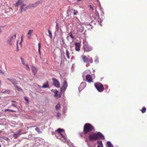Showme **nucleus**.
<instances>
[{
  "label": "nucleus",
  "mask_w": 147,
  "mask_h": 147,
  "mask_svg": "<svg viewBox=\"0 0 147 147\" xmlns=\"http://www.w3.org/2000/svg\"><path fill=\"white\" fill-rule=\"evenodd\" d=\"M93 129V127L89 123H86L84 127V132L85 134H86L89 132L92 131Z\"/></svg>",
  "instance_id": "nucleus-1"
},
{
  "label": "nucleus",
  "mask_w": 147,
  "mask_h": 147,
  "mask_svg": "<svg viewBox=\"0 0 147 147\" xmlns=\"http://www.w3.org/2000/svg\"><path fill=\"white\" fill-rule=\"evenodd\" d=\"M83 48L84 52H88L91 51L92 49V47L89 45L87 42L84 43Z\"/></svg>",
  "instance_id": "nucleus-2"
},
{
  "label": "nucleus",
  "mask_w": 147,
  "mask_h": 147,
  "mask_svg": "<svg viewBox=\"0 0 147 147\" xmlns=\"http://www.w3.org/2000/svg\"><path fill=\"white\" fill-rule=\"evenodd\" d=\"M94 86L98 91L101 92L103 91L104 88L102 84L100 82H97L94 84Z\"/></svg>",
  "instance_id": "nucleus-3"
},
{
  "label": "nucleus",
  "mask_w": 147,
  "mask_h": 147,
  "mask_svg": "<svg viewBox=\"0 0 147 147\" xmlns=\"http://www.w3.org/2000/svg\"><path fill=\"white\" fill-rule=\"evenodd\" d=\"M15 41V40L14 39L13 37L10 36L8 37L7 42L11 46L13 44Z\"/></svg>",
  "instance_id": "nucleus-4"
},
{
  "label": "nucleus",
  "mask_w": 147,
  "mask_h": 147,
  "mask_svg": "<svg viewBox=\"0 0 147 147\" xmlns=\"http://www.w3.org/2000/svg\"><path fill=\"white\" fill-rule=\"evenodd\" d=\"M53 81V85L57 88H59L60 87V84L59 81L54 78H52Z\"/></svg>",
  "instance_id": "nucleus-5"
},
{
  "label": "nucleus",
  "mask_w": 147,
  "mask_h": 147,
  "mask_svg": "<svg viewBox=\"0 0 147 147\" xmlns=\"http://www.w3.org/2000/svg\"><path fill=\"white\" fill-rule=\"evenodd\" d=\"M89 137L90 140L94 141L98 139L97 135L96 133L90 135Z\"/></svg>",
  "instance_id": "nucleus-6"
},
{
  "label": "nucleus",
  "mask_w": 147,
  "mask_h": 147,
  "mask_svg": "<svg viewBox=\"0 0 147 147\" xmlns=\"http://www.w3.org/2000/svg\"><path fill=\"white\" fill-rule=\"evenodd\" d=\"M26 5L25 4H23L21 5L20 8V13H22L23 11H25L27 9L29 8L28 5L25 6Z\"/></svg>",
  "instance_id": "nucleus-7"
},
{
  "label": "nucleus",
  "mask_w": 147,
  "mask_h": 147,
  "mask_svg": "<svg viewBox=\"0 0 147 147\" xmlns=\"http://www.w3.org/2000/svg\"><path fill=\"white\" fill-rule=\"evenodd\" d=\"M67 84L66 81H65L63 84V87L60 88V91L61 92L63 91L64 92L67 88Z\"/></svg>",
  "instance_id": "nucleus-8"
},
{
  "label": "nucleus",
  "mask_w": 147,
  "mask_h": 147,
  "mask_svg": "<svg viewBox=\"0 0 147 147\" xmlns=\"http://www.w3.org/2000/svg\"><path fill=\"white\" fill-rule=\"evenodd\" d=\"M86 86V84L85 82H82L80 84L78 88L79 91H81L84 89Z\"/></svg>",
  "instance_id": "nucleus-9"
},
{
  "label": "nucleus",
  "mask_w": 147,
  "mask_h": 147,
  "mask_svg": "<svg viewBox=\"0 0 147 147\" xmlns=\"http://www.w3.org/2000/svg\"><path fill=\"white\" fill-rule=\"evenodd\" d=\"M98 139L99 138L101 140H104L105 139L104 135L100 132H98L97 133Z\"/></svg>",
  "instance_id": "nucleus-10"
},
{
  "label": "nucleus",
  "mask_w": 147,
  "mask_h": 147,
  "mask_svg": "<svg viewBox=\"0 0 147 147\" xmlns=\"http://www.w3.org/2000/svg\"><path fill=\"white\" fill-rule=\"evenodd\" d=\"M86 80L89 83L93 82L91 76L90 75L88 74L86 76Z\"/></svg>",
  "instance_id": "nucleus-11"
},
{
  "label": "nucleus",
  "mask_w": 147,
  "mask_h": 147,
  "mask_svg": "<svg viewBox=\"0 0 147 147\" xmlns=\"http://www.w3.org/2000/svg\"><path fill=\"white\" fill-rule=\"evenodd\" d=\"M75 50L77 51H79L80 50V43L78 42L75 43Z\"/></svg>",
  "instance_id": "nucleus-12"
},
{
  "label": "nucleus",
  "mask_w": 147,
  "mask_h": 147,
  "mask_svg": "<svg viewBox=\"0 0 147 147\" xmlns=\"http://www.w3.org/2000/svg\"><path fill=\"white\" fill-rule=\"evenodd\" d=\"M64 130L61 129V128H59L57 130L55 131V136L57 138H59L56 136L57 134H58L59 133H61V132L62 131Z\"/></svg>",
  "instance_id": "nucleus-13"
},
{
  "label": "nucleus",
  "mask_w": 147,
  "mask_h": 147,
  "mask_svg": "<svg viewBox=\"0 0 147 147\" xmlns=\"http://www.w3.org/2000/svg\"><path fill=\"white\" fill-rule=\"evenodd\" d=\"M81 57L84 63H86L88 62L89 59L86 56L82 55Z\"/></svg>",
  "instance_id": "nucleus-14"
},
{
  "label": "nucleus",
  "mask_w": 147,
  "mask_h": 147,
  "mask_svg": "<svg viewBox=\"0 0 147 147\" xmlns=\"http://www.w3.org/2000/svg\"><path fill=\"white\" fill-rule=\"evenodd\" d=\"M23 3L22 0H18V1L15 4V6H18V5H21Z\"/></svg>",
  "instance_id": "nucleus-15"
},
{
  "label": "nucleus",
  "mask_w": 147,
  "mask_h": 147,
  "mask_svg": "<svg viewBox=\"0 0 147 147\" xmlns=\"http://www.w3.org/2000/svg\"><path fill=\"white\" fill-rule=\"evenodd\" d=\"M49 86V82L47 81L45 83L43 84L42 86V88H46L48 87Z\"/></svg>",
  "instance_id": "nucleus-16"
},
{
  "label": "nucleus",
  "mask_w": 147,
  "mask_h": 147,
  "mask_svg": "<svg viewBox=\"0 0 147 147\" xmlns=\"http://www.w3.org/2000/svg\"><path fill=\"white\" fill-rule=\"evenodd\" d=\"M11 82L12 83L15 87L16 86V85L18 84V81H16V79L14 78H13V79Z\"/></svg>",
  "instance_id": "nucleus-17"
},
{
  "label": "nucleus",
  "mask_w": 147,
  "mask_h": 147,
  "mask_svg": "<svg viewBox=\"0 0 147 147\" xmlns=\"http://www.w3.org/2000/svg\"><path fill=\"white\" fill-rule=\"evenodd\" d=\"M32 71L34 75L37 72L36 68L35 67H33L32 68Z\"/></svg>",
  "instance_id": "nucleus-18"
},
{
  "label": "nucleus",
  "mask_w": 147,
  "mask_h": 147,
  "mask_svg": "<svg viewBox=\"0 0 147 147\" xmlns=\"http://www.w3.org/2000/svg\"><path fill=\"white\" fill-rule=\"evenodd\" d=\"M42 0H39L37 2H36V3H35L36 5V6L39 5L40 4H42Z\"/></svg>",
  "instance_id": "nucleus-19"
},
{
  "label": "nucleus",
  "mask_w": 147,
  "mask_h": 147,
  "mask_svg": "<svg viewBox=\"0 0 147 147\" xmlns=\"http://www.w3.org/2000/svg\"><path fill=\"white\" fill-rule=\"evenodd\" d=\"M21 134H19V133L17 132L13 135V137L15 138H17L19 137Z\"/></svg>",
  "instance_id": "nucleus-20"
},
{
  "label": "nucleus",
  "mask_w": 147,
  "mask_h": 147,
  "mask_svg": "<svg viewBox=\"0 0 147 147\" xmlns=\"http://www.w3.org/2000/svg\"><path fill=\"white\" fill-rule=\"evenodd\" d=\"M60 107L61 106L59 103H58L55 106V109L57 111H58L59 110Z\"/></svg>",
  "instance_id": "nucleus-21"
},
{
  "label": "nucleus",
  "mask_w": 147,
  "mask_h": 147,
  "mask_svg": "<svg viewBox=\"0 0 147 147\" xmlns=\"http://www.w3.org/2000/svg\"><path fill=\"white\" fill-rule=\"evenodd\" d=\"M28 7H36V5L35 3H32V4H29L28 5Z\"/></svg>",
  "instance_id": "nucleus-22"
},
{
  "label": "nucleus",
  "mask_w": 147,
  "mask_h": 147,
  "mask_svg": "<svg viewBox=\"0 0 147 147\" xmlns=\"http://www.w3.org/2000/svg\"><path fill=\"white\" fill-rule=\"evenodd\" d=\"M71 12H72V13H73V14L74 15H76L77 13H78V11L74 9H72L71 10Z\"/></svg>",
  "instance_id": "nucleus-23"
},
{
  "label": "nucleus",
  "mask_w": 147,
  "mask_h": 147,
  "mask_svg": "<svg viewBox=\"0 0 147 147\" xmlns=\"http://www.w3.org/2000/svg\"><path fill=\"white\" fill-rule=\"evenodd\" d=\"M97 143L98 145L102 147H103V144L101 141H98L97 142Z\"/></svg>",
  "instance_id": "nucleus-24"
},
{
  "label": "nucleus",
  "mask_w": 147,
  "mask_h": 147,
  "mask_svg": "<svg viewBox=\"0 0 147 147\" xmlns=\"http://www.w3.org/2000/svg\"><path fill=\"white\" fill-rule=\"evenodd\" d=\"M58 91L57 90H56L55 92H54V93H55L54 95V96L55 97H57L58 98H60V96H58Z\"/></svg>",
  "instance_id": "nucleus-25"
},
{
  "label": "nucleus",
  "mask_w": 147,
  "mask_h": 147,
  "mask_svg": "<svg viewBox=\"0 0 147 147\" xmlns=\"http://www.w3.org/2000/svg\"><path fill=\"white\" fill-rule=\"evenodd\" d=\"M107 144L109 147H114L113 145L110 141H108L107 142Z\"/></svg>",
  "instance_id": "nucleus-26"
},
{
  "label": "nucleus",
  "mask_w": 147,
  "mask_h": 147,
  "mask_svg": "<svg viewBox=\"0 0 147 147\" xmlns=\"http://www.w3.org/2000/svg\"><path fill=\"white\" fill-rule=\"evenodd\" d=\"M56 30L55 32V33L56 32H58L59 30V26L57 24V22H56Z\"/></svg>",
  "instance_id": "nucleus-27"
},
{
  "label": "nucleus",
  "mask_w": 147,
  "mask_h": 147,
  "mask_svg": "<svg viewBox=\"0 0 147 147\" xmlns=\"http://www.w3.org/2000/svg\"><path fill=\"white\" fill-rule=\"evenodd\" d=\"M66 55L67 57V58L68 59H70V57L69 56V53L68 51L67 50H66Z\"/></svg>",
  "instance_id": "nucleus-28"
},
{
  "label": "nucleus",
  "mask_w": 147,
  "mask_h": 147,
  "mask_svg": "<svg viewBox=\"0 0 147 147\" xmlns=\"http://www.w3.org/2000/svg\"><path fill=\"white\" fill-rule=\"evenodd\" d=\"M15 87L17 88L18 91H22V90L21 88L19 87L17 85Z\"/></svg>",
  "instance_id": "nucleus-29"
},
{
  "label": "nucleus",
  "mask_w": 147,
  "mask_h": 147,
  "mask_svg": "<svg viewBox=\"0 0 147 147\" xmlns=\"http://www.w3.org/2000/svg\"><path fill=\"white\" fill-rule=\"evenodd\" d=\"M10 91L9 90H7L5 91H4V92H1L2 93H6L7 94H9L10 93Z\"/></svg>",
  "instance_id": "nucleus-30"
},
{
  "label": "nucleus",
  "mask_w": 147,
  "mask_h": 147,
  "mask_svg": "<svg viewBox=\"0 0 147 147\" xmlns=\"http://www.w3.org/2000/svg\"><path fill=\"white\" fill-rule=\"evenodd\" d=\"M24 99L25 101L26 102V103L27 104H29V100H28V98L27 96H26L24 97Z\"/></svg>",
  "instance_id": "nucleus-31"
},
{
  "label": "nucleus",
  "mask_w": 147,
  "mask_h": 147,
  "mask_svg": "<svg viewBox=\"0 0 147 147\" xmlns=\"http://www.w3.org/2000/svg\"><path fill=\"white\" fill-rule=\"evenodd\" d=\"M48 32L49 34V37L51 38V39H52V34L51 33V32L50 30H48Z\"/></svg>",
  "instance_id": "nucleus-32"
},
{
  "label": "nucleus",
  "mask_w": 147,
  "mask_h": 147,
  "mask_svg": "<svg viewBox=\"0 0 147 147\" xmlns=\"http://www.w3.org/2000/svg\"><path fill=\"white\" fill-rule=\"evenodd\" d=\"M24 65H25L26 69L27 70H30V68L28 64H25Z\"/></svg>",
  "instance_id": "nucleus-33"
},
{
  "label": "nucleus",
  "mask_w": 147,
  "mask_h": 147,
  "mask_svg": "<svg viewBox=\"0 0 147 147\" xmlns=\"http://www.w3.org/2000/svg\"><path fill=\"white\" fill-rule=\"evenodd\" d=\"M146 108L145 107H143L142 108V109L141 110V112H142V113H144L146 112Z\"/></svg>",
  "instance_id": "nucleus-34"
},
{
  "label": "nucleus",
  "mask_w": 147,
  "mask_h": 147,
  "mask_svg": "<svg viewBox=\"0 0 147 147\" xmlns=\"http://www.w3.org/2000/svg\"><path fill=\"white\" fill-rule=\"evenodd\" d=\"M33 32V30H29V31L28 33V35H31V34H32Z\"/></svg>",
  "instance_id": "nucleus-35"
},
{
  "label": "nucleus",
  "mask_w": 147,
  "mask_h": 147,
  "mask_svg": "<svg viewBox=\"0 0 147 147\" xmlns=\"http://www.w3.org/2000/svg\"><path fill=\"white\" fill-rule=\"evenodd\" d=\"M98 59V57L97 56H96L95 57V59L94 61L96 63H98L99 62Z\"/></svg>",
  "instance_id": "nucleus-36"
},
{
  "label": "nucleus",
  "mask_w": 147,
  "mask_h": 147,
  "mask_svg": "<svg viewBox=\"0 0 147 147\" xmlns=\"http://www.w3.org/2000/svg\"><path fill=\"white\" fill-rule=\"evenodd\" d=\"M69 36L71 38L73 39L74 38L73 36L72 33L71 32H69Z\"/></svg>",
  "instance_id": "nucleus-37"
},
{
  "label": "nucleus",
  "mask_w": 147,
  "mask_h": 147,
  "mask_svg": "<svg viewBox=\"0 0 147 147\" xmlns=\"http://www.w3.org/2000/svg\"><path fill=\"white\" fill-rule=\"evenodd\" d=\"M35 130L39 133H41V132L40 131V129L37 127L35 128Z\"/></svg>",
  "instance_id": "nucleus-38"
},
{
  "label": "nucleus",
  "mask_w": 147,
  "mask_h": 147,
  "mask_svg": "<svg viewBox=\"0 0 147 147\" xmlns=\"http://www.w3.org/2000/svg\"><path fill=\"white\" fill-rule=\"evenodd\" d=\"M61 39L62 41V43L63 44H64L65 43V42H64L65 40H64V38L63 37H61Z\"/></svg>",
  "instance_id": "nucleus-39"
},
{
  "label": "nucleus",
  "mask_w": 147,
  "mask_h": 147,
  "mask_svg": "<svg viewBox=\"0 0 147 147\" xmlns=\"http://www.w3.org/2000/svg\"><path fill=\"white\" fill-rule=\"evenodd\" d=\"M20 58H21V60L22 63L24 65L26 63H25V62L24 61L23 59L21 57Z\"/></svg>",
  "instance_id": "nucleus-40"
},
{
  "label": "nucleus",
  "mask_w": 147,
  "mask_h": 147,
  "mask_svg": "<svg viewBox=\"0 0 147 147\" xmlns=\"http://www.w3.org/2000/svg\"><path fill=\"white\" fill-rule=\"evenodd\" d=\"M90 63H92L93 62L92 59V58H90L89 60V61Z\"/></svg>",
  "instance_id": "nucleus-41"
},
{
  "label": "nucleus",
  "mask_w": 147,
  "mask_h": 147,
  "mask_svg": "<svg viewBox=\"0 0 147 147\" xmlns=\"http://www.w3.org/2000/svg\"><path fill=\"white\" fill-rule=\"evenodd\" d=\"M18 41H17V49H16V50H17V51H18L19 50L18 46Z\"/></svg>",
  "instance_id": "nucleus-42"
},
{
  "label": "nucleus",
  "mask_w": 147,
  "mask_h": 147,
  "mask_svg": "<svg viewBox=\"0 0 147 147\" xmlns=\"http://www.w3.org/2000/svg\"><path fill=\"white\" fill-rule=\"evenodd\" d=\"M9 111L13 112H16V110H13L9 109Z\"/></svg>",
  "instance_id": "nucleus-43"
},
{
  "label": "nucleus",
  "mask_w": 147,
  "mask_h": 147,
  "mask_svg": "<svg viewBox=\"0 0 147 147\" xmlns=\"http://www.w3.org/2000/svg\"><path fill=\"white\" fill-rule=\"evenodd\" d=\"M12 106H13L14 107H15L16 109L18 110V108H17L16 106V104H12Z\"/></svg>",
  "instance_id": "nucleus-44"
},
{
  "label": "nucleus",
  "mask_w": 147,
  "mask_h": 147,
  "mask_svg": "<svg viewBox=\"0 0 147 147\" xmlns=\"http://www.w3.org/2000/svg\"><path fill=\"white\" fill-rule=\"evenodd\" d=\"M61 115V114L59 112H57V117H59Z\"/></svg>",
  "instance_id": "nucleus-45"
},
{
  "label": "nucleus",
  "mask_w": 147,
  "mask_h": 147,
  "mask_svg": "<svg viewBox=\"0 0 147 147\" xmlns=\"http://www.w3.org/2000/svg\"><path fill=\"white\" fill-rule=\"evenodd\" d=\"M13 79V78H7V80H9V81H10L11 82L12 81Z\"/></svg>",
  "instance_id": "nucleus-46"
},
{
  "label": "nucleus",
  "mask_w": 147,
  "mask_h": 147,
  "mask_svg": "<svg viewBox=\"0 0 147 147\" xmlns=\"http://www.w3.org/2000/svg\"><path fill=\"white\" fill-rule=\"evenodd\" d=\"M0 73L3 75L4 74V73L1 69H0Z\"/></svg>",
  "instance_id": "nucleus-47"
},
{
  "label": "nucleus",
  "mask_w": 147,
  "mask_h": 147,
  "mask_svg": "<svg viewBox=\"0 0 147 147\" xmlns=\"http://www.w3.org/2000/svg\"><path fill=\"white\" fill-rule=\"evenodd\" d=\"M41 45L40 43H39L38 44V49H40Z\"/></svg>",
  "instance_id": "nucleus-48"
},
{
  "label": "nucleus",
  "mask_w": 147,
  "mask_h": 147,
  "mask_svg": "<svg viewBox=\"0 0 147 147\" xmlns=\"http://www.w3.org/2000/svg\"><path fill=\"white\" fill-rule=\"evenodd\" d=\"M3 26H0V34L2 32V30L1 29V27H3Z\"/></svg>",
  "instance_id": "nucleus-49"
},
{
  "label": "nucleus",
  "mask_w": 147,
  "mask_h": 147,
  "mask_svg": "<svg viewBox=\"0 0 147 147\" xmlns=\"http://www.w3.org/2000/svg\"><path fill=\"white\" fill-rule=\"evenodd\" d=\"M89 6L90 7V9H91L92 10H93V7H92V5H89Z\"/></svg>",
  "instance_id": "nucleus-50"
},
{
  "label": "nucleus",
  "mask_w": 147,
  "mask_h": 147,
  "mask_svg": "<svg viewBox=\"0 0 147 147\" xmlns=\"http://www.w3.org/2000/svg\"><path fill=\"white\" fill-rule=\"evenodd\" d=\"M59 134V136L60 135H61V136L62 137L63 136V135L61 133H59L58 134Z\"/></svg>",
  "instance_id": "nucleus-51"
},
{
  "label": "nucleus",
  "mask_w": 147,
  "mask_h": 147,
  "mask_svg": "<svg viewBox=\"0 0 147 147\" xmlns=\"http://www.w3.org/2000/svg\"><path fill=\"white\" fill-rule=\"evenodd\" d=\"M31 35H29V36H28L27 37H28V39H30V38H31Z\"/></svg>",
  "instance_id": "nucleus-52"
},
{
  "label": "nucleus",
  "mask_w": 147,
  "mask_h": 147,
  "mask_svg": "<svg viewBox=\"0 0 147 147\" xmlns=\"http://www.w3.org/2000/svg\"><path fill=\"white\" fill-rule=\"evenodd\" d=\"M21 131H22V130H21V129H20V130H19L17 132V133H19V134H21L20 133V132Z\"/></svg>",
  "instance_id": "nucleus-53"
},
{
  "label": "nucleus",
  "mask_w": 147,
  "mask_h": 147,
  "mask_svg": "<svg viewBox=\"0 0 147 147\" xmlns=\"http://www.w3.org/2000/svg\"><path fill=\"white\" fill-rule=\"evenodd\" d=\"M38 51L39 52V54L40 55V49H38Z\"/></svg>",
  "instance_id": "nucleus-54"
},
{
  "label": "nucleus",
  "mask_w": 147,
  "mask_h": 147,
  "mask_svg": "<svg viewBox=\"0 0 147 147\" xmlns=\"http://www.w3.org/2000/svg\"><path fill=\"white\" fill-rule=\"evenodd\" d=\"M21 41H22L23 40V35H22L21 36Z\"/></svg>",
  "instance_id": "nucleus-55"
},
{
  "label": "nucleus",
  "mask_w": 147,
  "mask_h": 147,
  "mask_svg": "<svg viewBox=\"0 0 147 147\" xmlns=\"http://www.w3.org/2000/svg\"><path fill=\"white\" fill-rule=\"evenodd\" d=\"M62 137L65 140H66V138L65 136H63Z\"/></svg>",
  "instance_id": "nucleus-56"
},
{
  "label": "nucleus",
  "mask_w": 147,
  "mask_h": 147,
  "mask_svg": "<svg viewBox=\"0 0 147 147\" xmlns=\"http://www.w3.org/2000/svg\"><path fill=\"white\" fill-rule=\"evenodd\" d=\"M16 34H15L14 35V36L13 37V38H14V39L15 40L16 38Z\"/></svg>",
  "instance_id": "nucleus-57"
},
{
  "label": "nucleus",
  "mask_w": 147,
  "mask_h": 147,
  "mask_svg": "<svg viewBox=\"0 0 147 147\" xmlns=\"http://www.w3.org/2000/svg\"><path fill=\"white\" fill-rule=\"evenodd\" d=\"M55 132H52V135H54V134H55Z\"/></svg>",
  "instance_id": "nucleus-58"
},
{
  "label": "nucleus",
  "mask_w": 147,
  "mask_h": 147,
  "mask_svg": "<svg viewBox=\"0 0 147 147\" xmlns=\"http://www.w3.org/2000/svg\"><path fill=\"white\" fill-rule=\"evenodd\" d=\"M60 36L61 37H61H62V34H60Z\"/></svg>",
  "instance_id": "nucleus-59"
},
{
  "label": "nucleus",
  "mask_w": 147,
  "mask_h": 147,
  "mask_svg": "<svg viewBox=\"0 0 147 147\" xmlns=\"http://www.w3.org/2000/svg\"><path fill=\"white\" fill-rule=\"evenodd\" d=\"M11 102H15V103H16V101H13V100H12L11 101Z\"/></svg>",
  "instance_id": "nucleus-60"
},
{
  "label": "nucleus",
  "mask_w": 147,
  "mask_h": 147,
  "mask_svg": "<svg viewBox=\"0 0 147 147\" xmlns=\"http://www.w3.org/2000/svg\"><path fill=\"white\" fill-rule=\"evenodd\" d=\"M22 41H21L20 42V44L21 45H22Z\"/></svg>",
  "instance_id": "nucleus-61"
},
{
  "label": "nucleus",
  "mask_w": 147,
  "mask_h": 147,
  "mask_svg": "<svg viewBox=\"0 0 147 147\" xmlns=\"http://www.w3.org/2000/svg\"><path fill=\"white\" fill-rule=\"evenodd\" d=\"M1 85V81L0 80V86Z\"/></svg>",
  "instance_id": "nucleus-62"
},
{
  "label": "nucleus",
  "mask_w": 147,
  "mask_h": 147,
  "mask_svg": "<svg viewBox=\"0 0 147 147\" xmlns=\"http://www.w3.org/2000/svg\"><path fill=\"white\" fill-rule=\"evenodd\" d=\"M9 109H6V110H5V111H9Z\"/></svg>",
  "instance_id": "nucleus-63"
},
{
  "label": "nucleus",
  "mask_w": 147,
  "mask_h": 147,
  "mask_svg": "<svg viewBox=\"0 0 147 147\" xmlns=\"http://www.w3.org/2000/svg\"><path fill=\"white\" fill-rule=\"evenodd\" d=\"M81 30L80 31L81 32H82V31H83V30H82V29H81Z\"/></svg>",
  "instance_id": "nucleus-64"
}]
</instances>
